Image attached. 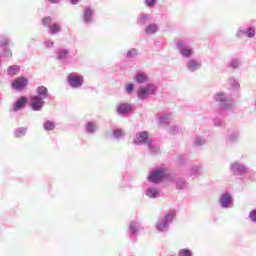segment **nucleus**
<instances>
[{
    "label": "nucleus",
    "mask_w": 256,
    "mask_h": 256,
    "mask_svg": "<svg viewBox=\"0 0 256 256\" xmlns=\"http://www.w3.org/2000/svg\"><path fill=\"white\" fill-rule=\"evenodd\" d=\"M240 133L238 130H229L226 135L227 143H237L239 141Z\"/></svg>",
    "instance_id": "19"
},
{
    "label": "nucleus",
    "mask_w": 256,
    "mask_h": 256,
    "mask_svg": "<svg viewBox=\"0 0 256 256\" xmlns=\"http://www.w3.org/2000/svg\"><path fill=\"white\" fill-rule=\"evenodd\" d=\"M48 29L50 35H57V33H61V25L58 23H53Z\"/></svg>",
    "instance_id": "34"
},
{
    "label": "nucleus",
    "mask_w": 256,
    "mask_h": 256,
    "mask_svg": "<svg viewBox=\"0 0 256 256\" xmlns=\"http://www.w3.org/2000/svg\"><path fill=\"white\" fill-rule=\"evenodd\" d=\"M124 57L126 59H136V57H139V49H137V48H130L124 54Z\"/></svg>",
    "instance_id": "28"
},
{
    "label": "nucleus",
    "mask_w": 256,
    "mask_h": 256,
    "mask_svg": "<svg viewBox=\"0 0 256 256\" xmlns=\"http://www.w3.org/2000/svg\"><path fill=\"white\" fill-rule=\"evenodd\" d=\"M158 125L161 127H169L171 125V119H173V113L163 112L162 114H157Z\"/></svg>",
    "instance_id": "13"
},
{
    "label": "nucleus",
    "mask_w": 256,
    "mask_h": 256,
    "mask_svg": "<svg viewBox=\"0 0 256 256\" xmlns=\"http://www.w3.org/2000/svg\"><path fill=\"white\" fill-rule=\"evenodd\" d=\"M146 145L148 147V151L150 155H158L159 151L161 150V147L157 143H155L153 139L149 141L148 144Z\"/></svg>",
    "instance_id": "22"
},
{
    "label": "nucleus",
    "mask_w": 256,
    "mask_h": 256,
    "mask_svg": "<svg viewBox=\"0 0 256 256\" xmlns=\"http://www.w3.org/2000/svg\"><path fill=\"white\" fill-rule=\"evenodd\" d=\"M213 125L214 127H225V122L222 120L221 117L216 116L213 118Z\"/></svg>",
    "instance_id": "35"
},
{
    "label": "nucleus",
    "mask_w": 256,
    "mask_h": 256,
    "mask_svg": "<svg viewBox=\"0 0 256 256\" xmlns=\"http://www.w3.org/2000/svg\"><path fill=\"white\" fill-rule=\"evenodd\" d=\"M141 231H143V225L141 224V222L139 221L130 222L129 228H128V235L131 241H133V243H136L137 241L136 236H138L139 233H141Z\"/></svg>",
    "instance_id": "9"
},
{
    "label": "nucleus",
    "mask_w": 256,
    "mask_h": 256,
    "mask_svg": "<svg viewBox=\"0 0 256 256\" xmlns=\"http://www.w3.org/2000/svg\"><path fill=\"white\" fill-rule=\"evenodd\" d=\"M180 128L178 125H173L169 128L168 132L170 133V135H177V133H179Z\"/></svg>",
    "instance_id": "45"
},
{
    "label": "nucleus",
    "mask_w": 256,
    "mask_h": 256,
    "mask_svg": "<svg viewBox=\"0 0 256 256\" xmlns=\"http://www.w3.org/2000/svg\"><path fill=\"white\" fill-rule=\"evenodd\" d=\"M71 5H78L80 0H69Z\"/></svg>",
    "instance_id": "51"
},
{
    "label": "nucleus",
    "mask_w": 256,
    "mask_h": 256,
    "mask_svg": "<svg viewBox=\"0 0 256 256\" xmlns=\"http://www.w3.org/2000/svg\"><path fill=\"white\" fill-rule=\"evenodd\" d=\"M21 71V66L19 65H11L7 68V75L9 77H14V75H19Z\"/></svg>",
    "instance_id": "27"
},
{
    "label": "nucleus",
    "mask_w": 256,
    "mask_h": 256,
    "mask_svg": "<svg viewBox=\"0 0 256 256\" xmlns=\"http://www.w3.org/2000/svg\"><path fill=\"white\" fill-rule=\"evenodd\" d=\"M190 171L191 175H199L201 169L199 168V166H192Z\"/></svg>",
    "instance_id": "48"
},
{
    "label": "nucleus",
    "mask_w": 256,
    "mask_h": 256,
    "mask_svg": "<svg viewBox=\"0 0 256 256\" xmlns=\"http://www.w3.org/2000/svg\"><path fill=\"white\" fill-rule=\"evenodd\" d=\"M159 31V24L157 23H150L145 26L144 33L145 35H156Z\"/></svg>",
    "instance_id": "20"
},
{
    "label": "nucleus",
    "mask_w": 256,
    "mask_h": 256,
    "mask_svg": "<svg viewBox=\"0 0 256 256\" xmlns=\"http://www.w3.org/2000/svg\"><path fill=\"white\" fill-rule=\"evenodd\" d=\"M228 83H229L230 87H232V89H239V87H240L239 81H237V79H235V78L228 79Z\"/></svg>",
    "instance_id": "42"
},
{
    "label": "nucleus",
    "mask_w": 256,
    "mask_h": 256,
    "mask_svg": "<svg viewBox=\"0 0 256 256\" xmlns=\"http://www.w3.org/2000/svg\"><path fill=\"white\" fill-rule=\"evenodd\" d=\"M69 53H71V51L69 49H67V48H59L57 50L56 59L63 63L65 61H67V58L69 57Z\"/></svg>",
    "instance_id": "18"
},
{
    "label": "nucleus",
    "mask_w": 256,
    "mask_h": 256,
    "mask_svg": "<svg viewBox=\"0 0 256 256\" xmlns=\"http://www.w3.org/2000/svg\"><path fill=\"white\" fill-rule=\"evenodd\" d=\"M43 127L45 131H53V129H55V123L51 120H47L44 122Z\"/></svg>",
    "instance_id": "36"
},
{
    "label": "nucleus",
    "mask_w": 256,
    "mask_h": 256,
    "mask_svg": "<svg viewBox=\"0 0 256 256\" xmlns=\"http://www.w3.org/2000/svg\"><path fill=\"white\" fill-rule=\"evenodd\" d=\"M27 135V127H19L14 131V136L17 139H21V137H25Z\"/></svg>",
    "instance_id": "33"
},
{
    "label": "nucleus",
    "mask_w": 256,
    "mask_h": 256,
    "mask_svg": "<svg viewBox=\"0 0 256 256\" xmlns=\"http://www.w3.org/2000/svg\"><path fill=\"white\" fill-rule=\"evenodd\" d=\"M1 55L4 59L11 61V59H13V50L9 47L2 48Z\"/></svg>",
    "instance_id": "30"
},
{
    "label": "nucleus",
    "mask_w": 256,
    "mask_h": 256,
    "mask_svg": "<svg viewBox=\"0 0 256 256\" xmlns=\"http://www.w3.org/2000/svg\"><path fill=\"white\" fill-rule=\"evenodd\" d=\"M125 136V133H123V130L121 129H114L113 132H112V137L114 139H121V137H124Z\"/></svg>",
    "instance_id": "38"
},
{
    "label": "nucleus",
    "mask_w": 256,
    "mask_h": 256,
    "mask_svg": "<svg viewBox=\"0 0 256 256\" xmlns=\"http://www.w3.org/2000/svg\"><path fill=\"white\" fill-rule=\"evenodd\" d=\"M67 83L71 89H79L83 87L85 79L83 75L72 72L67 76Z\"/></svg>",
    "instance_id": "7"
},
{
    "label": "nucleus",
    "mask_w": 256,
    "mask_h": 256,
    "mask_svg": "<svg viewBox=\"0 0 256 256\" xmlns=\"http://www.w3.org/2000/svg\"><path fill=\"white\" fill-rule=\"evenodd\" d=\"M201 67H203V63L197 58H190L186 62V69L189 73H195L199 71Z\"/></svg>",
    "instance_id": "12"
},
{
    "label": "nucleus",
    "mask_w": 256,
    "mask_h": 256,
    "mask_svg": "<svg viewBox=\"0 0 256 256\" xmlns=\"http://www.w3.org/2000/svg\"><path fill=\"white\" fill-rule=\"evenodd\" d=\"M230 171L236 177H243V175H247L250 181H255V171L250 170L245 164L240 162H233L230 165Z\"/></svg>",
    "instance_id": "2"
},
{
    "label": "nucleus",
    "mask_w": 256,
    "mask_h": 256,
    "mask_svg": "<svg viewBox=\"0 0 256 256\" xmlns=\"http://www.w3.org/2000/svg\"><path fill=\"white\" fill-rule=\"evenodd\" d=\"M125 91H126V93H128V95H131V93H133L135 91V84H133V83L127 84L125 87Z\"/></svg>",
    "instance_id": "44"
},
{
    "label": "nucleus",
    "mask_w": 256,
    "mask_h": 256,
    "mask_svg": "<svg viewBox=\"0 0 256 256\" xmlns=\"http://www.w3.org/2000/svg\"><path fill=\"white\" fill-rule=\"evenodd\" d=\"M157 93V86L155 84H147L144 87L138 89L137 95L140 101H145L149 95H155Z\"/></svg>",
    "instance_id": "8"
},
{
    "label": "nucleus",
    "mask_w": 256,
    "mask_h": 256,
    "mask_svg": "<svg viewBox=\"0 0 256 256\" xmlns=\"http://www.w3.org/2000/svg\"><path fill=\"white\" fill-rule=\"evenodd\" d=\"M246 34H247V28H244V27H239L237 32H236V35L235 37L237 39H241V37H243V35L246 37Z\"/></svg>",
    "instance_id": "40"
},
{
    "label": "nucleus",
    "mask_w": 256,
    "mask_h": 256,
    "mask_svg": "<svg viewBox=\"0 0 256 256\" xmlns=\"http://www.w3.org/2000/svg\"><path fill=\"white\" fill-rule=\"evenodd\" d=\"M221 209H233L235 201L233 200V194L230 191H225L220 194L218 199Z\"/></svg>",
    "instance_id": "6"
},
{
    "label": "nucleus",
    "mask_w": 256,
    "mask_h": 256,
    "mask_svg": "<svg viewBox=\"0 0 256 256\" xmlns=\"http://www.w3.org/2000/svg\"><path fill=\"white\" fill-rule=\"evenodd\" d=\"M45 106V100L43 98H39V96H32L30 98V107L32 111H41Z\"/></svg>",
    "instance_id": "14"
},
{
    "label": "nucleus",
    "mask_w": 256,
    "mask_h": 256,
    "mask_svg": "<svg viewBox=\"0 0 256 256\" xmlns=\"http://www.w3.org/2000/svg\"><path fill=\"white\" fill-rule=\"evenodd\" d=\"M134 81H136V83L139 85H142V83H147L149 81V76L139 72L134 76Z\"/></svg>",
    "instance_id": "26"
},
{
    "label": "nucleus",
    "mask_w": 256,
    "mask_h": 256,
    "mask_svg": "<svg viewBox=\"0 0 256 256\" xmlns=\"http://www.w3.org/2000/svg\"><path fill=\"white\" fill-rule=\"evenodd\" d=\"M176 49L183 59H191L192 56L195 55L193 47L187 44V42H185L183 39H179L176 42Z\"/></svg>",
    "instance_id": "5"
},
{
    "label": "nucleus",
    "mask_w": 256,
    "mask_h": 256,
    "mask_svg": "<svg viewBox=\"0 0 256 256\" xmlns=\"http://www.w3.org/2000/svg\"><path fill=\"white\" fill-rule=\"evenodd\" d=\"M248 219H250L252 223H256V209L250 211Z\"/></svg>",
    "instance_id": "47"
},
{
    "label": "nucleus",
    "mask_w": 256,
    "mask_h": 256,
    "mask_svg": "<svg viewBox=\"0 0 256 256\" xmlns=\"http://www.w3.org/2000/svg\"><path fill=\"white\" fill-rule=\"evenodd\" d=\"M44 47H46V49H53V47H55V42L50 39H46L44 40Z\"/></svg>",
    "instance_id": "46"
},
{
    "label": "nucleus",
    "mask_w": 256,
    "mask_h": 256,
    "mask_svg": "<svg viewBox=\"0 0 256 256\" xmlns=\"http://www.w3.org/2000/svg\"><path fill=\"white\" fill-rule=\"evenodd\" d=\"M29 85V79L25 76H18L11 82V87L14 91H25Z\"/></svg>",
    "instance_id": "10"
},
{
    "label": "nucleus",
    "mask_w": 256,
    "mask_h": 256,
    "mask_svg": "<svg viewBox=\"0 0 256 256\" xmlns=\"http://www.w3.org/2000/svg\"><path fill=\"white\" fill-rule=\"evenodd\" d=\"M175 187L178 191H185L189 189V185L187 184V181H185V179L183 178H178L175 181Z\"/></svg>",
    "instance_id": "25"
},
{
    "label": "nucleus",
    "mask_w": 256,
    "mask_h": 256,
    "mask_svg": "<svg viewBox=\"0 0 256 256\" xmlns=\"http://www.w3.org/2000/svg\"><path fill=\"white\" fill-rule=\"evenodd\" d=\"M194 147H203L207 145V138L205 136H196L193 143Z\"/></svg>",
    "instance_id": "29"
},
{
    "label": "nucleus",
    "mask_w": 256,
    "mask_h": 256,
    "mask_svg": "<svg viewBox=\"0 0 256 256\" xmlns=\"http://www.w3.org/2000/svg\"><path fill=\"white\" fill-rule=\"evenodd\" d=\"M11 45V38L5 35L0 36V49H5V47H9Z\"/></svg>",
    "instance_id": "32"
},
{
    "label": "nucleus",
    "mask_w": 256,
    "mask_h": 256,
    "mask_svg": "<svg viewBox=\"0 0 256 256\" xmlns=\"http://www.w3.org/2000/svg\"><path fill=\"white\" fill-rule=\"evenodd\" d=\"M176 215L175 210H169L162 218H158L155 223L156 231H158V233H167Z\"/></svg>",
    "instance_id": "1"
},
{
    "label": "nucleus",
    "mask_w": 256,
    "mask_h": 256,
    "mask_svg": "<svg viewBox=\"0 0 256 256\" xmlns=\"http://www.w3.org/2000/svg\"><path fill=\"white\" fill-rule=\"evenodd\" d=\"M164 179L173 181V175L169 174L165 168H157L148 175V181H150V183H161Z\"/></svg>",
    "instance_id": "3"
},
{
    "label": "nucleus",
    "mask_w": 256,
    "mask_h": 256,
    "mask_svg": "<svg viewBox=\"0 0 256 256\" xmlns=\"http://www.w3.org/2000/svg\"><path fill=\"white\" fill-rule=\"evenodd\" d=\"M42 25L44 27L50 28L51 25H53V18L51 16H46L42 19Z\"/></svg>",
    "instance_id": "37"
},
{
    "label": "nucleus",
    "mask_w": 256,
    "mask_h": 256,
    "mask_svg": "<svg viewBox=\"0 0 256 256\" xmlns=\"http://www.w3.org/2000/svg\"><path fill=\"white\" fill-rule=\"evenodd\" d=\"M149 19H151V15L150 14L142 13L137 18V23H138V25H147V23H149Z\"/></svg>",
    "instance_id": "31"
},
{
    "label": "nucleus",
    "mask_w": 256,
    "mask_h": 256,
    "mask_svg": "<svg viewBox=\"0 0 256 256\" xmlns=\"http://www.w3.org/2000/svg\"><path fill=\"white\" fill-rule=\"evenodd\" d=\"M95 11L90 6L84 8L82 19L85 25H91L93 23V14Z\"/></svg>",
    "instance_id": "15"
},
{
    "label": "nucleus",
    "mask_w": 256,
    "mask_h": 256,
    "mask_svg": "<svg viewBox=\"0 0 256 256\" xmlns=\"http://www.w3.org/2000/svg\"><path fill=\"white\" fill-rule=\"evenodd\" d=\"M214 101L218 103L220 109L229 111L233 109L234 101L225 92H218L214 95Z\"/></svg>",
    "instance_id": "4"
},
{
    "label": "nucleus",
    "mask_w": 256,
    "mask_h": 256,
    "mask_svg": "<svg viewBox=\"0 0 256 256\" xmlns=\"http://www.w3.org/2000/svg\"><path fill=\"white\" fill-rule=\"evenodd\" d=\"M48 3H51V5H59L61 3V0H47Z\"/></svg>",
    "instance_id": "50"
},
{
    "label": "nucleus",
    "mask_w": 256,
    "mask_h": 256,
    "mask_svg": "<svg viewBox=\"0 0 256 256\" xmlns=\"http://www.w3.org/2000/svg\"><path fill=\"white\" fill-rule=\"evenodd\" d=\"M131 111H133V106H131L129 103L123 102L117 106V113L119 115H129Z\"/></svg>",
    "instance_id": "17"
},
{
    "label": "nucleus",
    "mask_w": 256,
    "mask_h": 256,
    "mask_svg": "<svg viewBox=\"0 0 256 256\" xmlns=\"http://www.w3.org/2000/svg\"><path fill=\"white\" fill-rule=\"evenodd\" d=\"M246 37H248V39H253V37H255V28H253L252 26L247 27Z\"/></svg>",
    "instance_id": "41"
},
{
    "label": "nucleus",
    "mask_w": 256,
    "mask_h": 256,
    "mask_svg": "<svg viewBox=\"0 0 256 256\" xmlns=\"http://www.w3.org/2000/svg\"><path fill=\"white\" fill-rule=\"evenodd\" d=\"M178 256H193V251L189 248H182L178 251Z\"/></svg>",
    "instance_id": "39"
},
{
    "label": "nucleus",
    "mask_w": 256,
    "mask_h": 256,
    "mask_svg": "<svg viewBox=\"0 0 256 256\" xmlns=\"http://www.w3.org/2000/svg\"><path fill=\"white\" fill-rule=\"evenodd\" d=\"M151 140L148 131H141L136 133L133 143L134 145H148Z\"/></svg>",
    "instance_id": "11"
},
{
    "label": "nucleus",
    "mask_w": 256,
    "mask_h": 256,
    "mask_svg": "<svg viewBox=\"0 0 256 256\" xmlns=\"http://www.w3.org/2000/svg\"><path fill=\"white\" fill-rule=\"evenodd\" d=\"M157 3V0H145V4L147 7H155V4Z\"/></svg>",
    "instance_id": "49"
},
{
    "label": "nucleus",
    "mask_w": 256,
    "mask_h": 256,
    "mask_svg": "<svg viewBox=\"0 0 256 256\" xmlns=\"http://www.w3.org/2000/svg\"><path fill=\"white\" fill-rule=\"evenodd\" d=\"M28 101L29 100L25 96L19 97L13 104L12 109H13L14 113L21 111V109H25V106L27 105Z\"/></svg>",
    "instance_id": "16"
},
{
    "label": "nucleus",
    "mask_w": 256,
    "mask_h": 256,
    "mask_svg": "<svg viewBox=\"0 0 256 256\" xmlns=\"http://www.w3.org/2000/svg\"><path fill=\"white\" fill-rule=\"evenodd\" d=\"M239 65H241V63L238 59H232L230 61L229 67H231L232 69H239Z\"/></svg>",
    "instance_id": "43"
},
{
    "label": "nucleus",
    "mask_w": 256,
    "mask_h": 256,
    "mask_svg": "<svg viewBox=\"0 0 256 256\" xmlns=\"http://www.w3.org/2000/svg\"><path fill=\"white\" fill-rule=\"evenodd\" d=\"M145 195L150 199H157L160 196L159 189L155 186H149L145 191Z\"/></svg>",
    "instance_id": "23"
},
{
    "label": "nucleus",
    "mask_w": 256,
    "mask_h": 256,
    "mask_svg": "<svg viewBox=\"0 0 256 256\" xmlns=\"http://www.w3.org/2000/svg\"><path fill=\"white\" fill-rule=\"evenodd\" d=\"M98 129L99 126L96 124V122L93 121H88L85 125V131L88 135H95Z\"/></svg>",
    "instance_id": "21"
},
{
    "label": "nucleus",
    "mask_w": 256,
    "mask_h": 256,
    "mask_svg": "<svg viewBox=\"0 0 256 256\" xmlns=\"http://www.w3.org/2000/svg\"><path fill=\"white\" fill-rule=\"evenodd\" d=\"M36 97H39L40 99H47L49 97V89L45 86H38L36 88Z\"/></svg>",
    "instance_id": "24"
}]
</instances>
